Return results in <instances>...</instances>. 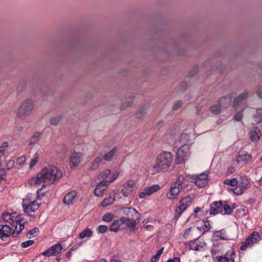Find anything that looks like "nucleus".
<instances>
[{
  "mask_svg": "<svg viewBox=\"0 0 262 262\" xmlns=\"http://www.w3.org/2000/svg\"><path fill=\"white\" fill-rule=\"evenodd\" d=\"M235 96V93H231L228 96L221 98L219 101L220 106L223 108H226L230 106L231 104L232 99L234 98Z\"/></svg>",
  "mask_w": 262,
  "mask_h": 262,
  "instance_id": "19",
  "label": "nucleus"
},
{
  "mask_svg": "<svg viewBox=\"0 0 262 262\" xmlns=\"http://www.w3.org/2000/svg\"><path fill=\"white\" fill-rule=\"evenodd\" d=\"M102 156L99 155L95 159L94 162L92 163L91 166L89 167V170L90 171H93L97 169L98 168L100 163L102 162Z\"/></svg>",
  "mask_w": 262,
  "mask_h": 262,
  "instance_id": "27",
  "label": "nucleus"
},
{
  "mask_svg": "<svg viewBox=\"0 0 262 262\" xmlns=\"http://www.w3.org/2000/svg\"><path fill=\"white\" fill-rule=\"evenodd\" d=\"M2 221H0V222L8 224L12 228L15 227L12 232L13 237H16L25 227L24 224L25 222L23 220L18 219L16 212H4L2 214Z\"/></svg>",
  "mask_w": 262,
  "mask_h": 262,
  "instance_id": "2",
  "label": "nucleus"
},
{
  "mask_svg": "<svg viewBox=\"0 0 262 262\" xmlns=\"http://www.w3.org/2000/svg\"><path fill=\"white\" fill-rule=\"evenodd\" d=\"M223 203L222 201H215L213 202L210 207L209 212L211 215H215L218 213L222 214Z\"/></svg>",
  "mask_w": 262,
  "mask_h": 262,
  "instance_id": "21",
  "label": "nucleus"
},
{
  "mask_svg": "<svg viewBox=\"0 0 262 262\" xmlns=\"http://www.w3.org/2000/svg\"><path fill=\"white\" fill-rule=\"evenodd\" d=\"M111 174L110 169H106L102 171L99 175L98 179H102V180H106V179Z\"/></svg>",
  "mask_w": 262,
  "mask_h": 262,
  "instance_id": "37",
  "label": "nucleus"
},
{
  "mask_svg": "<svg viewBox=\"0 0 262 262\" xmlns=\"http://www.w3.org/2000/svg\"><path fill=\"white\" fill-rule=\"evenodd\" d=\"M39 232V229L37 227H35L33 229L30 230L28 232V234L30 235V238L31 237V236L35 237V236H36L38 234Z\"/></svg>",
  "mask_w": 262,
  "mask_h": 262,
  "instance_id": "50",
  "label": "nucleus"
},
{
  "mask_svg": "<svg viewBox=\"0 0 262 262\" xmlns=\"http://www.w3.org/2000/svg\"><path fill=\"white\" fill-rule=\"evenodd\" d=\"M14 161L13 160H9L7 163V167L8 169H10L13 167Z\"/></svg>",
  "mask_w": 262,
  "mask_h": 262,
  "instance_id": "56",
  "label": "nucleus"
},
{
  "mask_svg": "<svg viewBox=\"0 0 262 262\" xmlns=\"http://www.w3.org/2000/svg\"><path fill=\"white\" fill-rule=\"evenodd\" d=\"M249 183V179L246 177L241 178V181L239 183L237 182V184L239 185V186H241L243 189H245L247 187Z\"/></svg>",
  "mask_w": 262,
  "mask_h": 262,
  "instance_id": "35",
  "label": "nucleus"
},
{
  "mask_svg": "<svg viewBox=\"0 0 262 262\" xmlns=\"http://www.w3.org/2000/svg\"><path fill=\"white\" fill-rule=\"evenodd\" d=\"M61 119V116L60 115H58L56 117H52L50 120V122L52 125H57Z\"/></svg>",
  "mask_w": 262,
  "mask_h": 262,
  "instance_id": "39",
  "label": "nucleus"
},
{
  "mask_svg": "<svg viewBox=\"0 0 262 262\" xmlns=\"http://www.w3.org/2000/svg\"><path fill=\"white\" fill-rule=\"evenodd\" d=\"M208 181V173L207 172H203L196 177L194 183L198 187L202 188L206 185Z\"/></svg>",
  "mask_w": 262,
  "mask_h": 262,
  "instance_id": "15",
  "label": "nucleus"
},
{
  "mask_svg": "<svg viewBox=\"0 0 262 262\" xmlns=\"http://www.w3.org/2000/svg\"><path fill=\"white\" fill-rule=\"evenodd\" d=\"M146 107L145 106H142L141 107L139 111H138V113L137 114V117L138 118H140L142 116L144 115V114L146 113Z\"/></svg>",
  "mask_w": 262,
  "mask_h": 262,
  "instance_id": "49",
  "label": "nucleus"
},
{
  "mask_svg": "<svg viewBox=\"0 0 262 262\" xmlns=\"http://www.w3.org/2000/svg\"><path fill=\"white\" fill-rule=\"evenodd\" d=\"M182 106V102L181 101H178L173 103L172 108L173 110H177Z\"/></svg>",
  "mask_w": 262,
  "mask_h": 262,
  "instance_id": "52",
  "label": "nucleus"
},
{
  "mask_svg": "<svg viewBox=\"0 0 262 262\" xmlns=\"http://www.w3.org/2000/svg\"><path fill=\"white\" fill-rule=\"evenodd\" d=\"M34 107L33 100L26 99L19 106L17 112L18 118H22L30 115Z\"/></svg>",
  "mask_w": 262,
  "mask_h": 262,
  "instance_id": "5",
  "label": "nucleus"
},
{
  "mask_svg": "<svg viewBox=\"0 0 262 262\" xmlns=\"http://www.w3.org/2000/svg\"><path fill=\"white\" fill-rule=\"evenodd\" d=\"M122 224L121 218L119 220L114 221L111 224L110 230L111 231L117 232L118 230L119 227Z\"/></svg>",
  "mask_w": 262,
  "mask_h": 262,
  "instance_id": "30",
  "label": "nucleus"
},
{
  "mask_svg": "<svg viewBox=\"0 0 262 262\" xmlns=\"http://www.w3.org/2000/svg\"><path fill=\"white\" fill-rule=\"evenodd\" d=\"M173 161V156L170 152H162L157 155L152 166L153 170L157 173L165 171L171 166Z\"/></svg>",
  "mask_w": 262,
  "mask_h": 262,
  "instance_id": "3",
  "label": "nucleus"
},
{
  "mask_svg": "<svg viewBox=\"0 0 262 262\" xmlns=\"http://www.w3.org/2000/svg\"><path fill=\"white\" fill-rule=\"evenodd\" d=\"M115 201L114 196H109L108 197L105 198L101 203V206L105 207L109 205H112Z\"/></svg>",
  "mask_w": 262,
  "mask_h": 262,
  "instance_id": "32",
  "label": "nucleus"
},
{
  "mask_svg": "<svg viewBox=\"0 0 262 262\" xmlns=\"http://www.w3.org/2000/svg\"><path fill=\"white\" fill-rule=\"evenodd\" d=\"M235 252L233 250H229L222 256H217L218 262H234Z\"/></svg>",
  "mask_w": 262,
  "mask_h": 262,
  "instance_id": "16",
  "label": "nucleus"
},
{
  "mask_svg": "<svg viewBox=\"0 0 262 262\" xmlns=\"http://www.w3.org/2000/svg\"><path fill=\"white\" fill-rule=\"evenodd\" d=\"M93 232L91 229L86 228L83 231H82L79 235V237L81 239H83L85 237L90 238L92 236Z\"/></svg>",
  "mask_w": 262,
  "mask_h": 262,
  "instance_id": "31",
  "label": "nucleus"
},
{
  "mask_svg": "<svg viewBox=\"0 0 262 262\" xmlns=\"http://www.w3.org/2000/svg\"><path fill=\"white\" fill-rule=\"evenodd\" d=\"M235 169V167H234L232 166V167H231L230 168H229L228 169V171H229L230 173H232L233 172H234V171Z\"/></svg>",
  "mask_w": 262,
  "mask_h": 262,
  "instance_id": "59",
  "label": "nucleus"
},
{
  "mask_svg": "<svg viewBox=\"0 0 262 262\" xmlns=\"http://www.w3.org/2000/svg\"><path fill=\"white\" fill-rule=\"evenodd\" d=\"M260 240V236L259 233L254 231L248 236L244 242L241 243L239 249L242 251L247 250L248 248H250L254 245L257 244Z\"/></svg>",
  "mask_w": 262,
  "mask_h": 262,
  "instance_id": "4",
  "label": "nucleus"
},
{
  "mask_svg": "<svg viewBox=\"0 0 262 262\" xmlns=\"http://www.w3.org/2000/svg\"><path fill=\"white\" fill-rule=\"evenodd\" d=\"M221 107L218 105H212L210 107L211 112L214 114H218L221 112Z\"/></svg>",
  "mask_w": 262,
  "mask_h": 262,
  "instance_id": "42",
  "label": "nucleus"
},
{
  "mask_svg": "<svg viewBox=\"0 0 262 262\" xmlns=\"http://www.w3.org/2000/svg\"><path fill=\"white\" fill-rule=\"evenodd\" d=\"M62 176V172L53 166L45 167L36 176L30 181L31 185H41V187L36 191L37 200H41L45 196V193L41 192V189L47 184L53 183L59 180Z\"/></svg>",
  "mask_w": 262,
  "mask_h": 262,
  "instance_id": "1",
  "label": "nucleus"
},
{
  "mask_svg": "<svg viewBox=\"0 0 262 262\" xmlns=\"http://www.w3.org/2000/svg\"><path fill=\"white\" fill-rule=\"evenodd\" d=\"M248 96V92L245 91L237 97H235L233 102V107L236 110L239 108L243 111L246 107L244 102L247 98Z\"/></svg>",
  "mask_w": 262,
  "mask_h": 262,
  "instance_id": "10",
  "label": "nucleus"
},
{
  "mask_svg": "<svg viewBox=\"0 0 262 262\" xmlns=\"http://www.w3.org/2000/svg\"><path fill=\"white\" fill-rule=\"evenodd\" d=\"M122 224H124L126 226L132 231H134L136 228V218H125L121 217Z\"/></svg>",
  "mask_w": 262,
  "mask_h": 262,
  "instance_id": "23",
  "label": "nucleus"
},
{
  "mask_svg": "<svg viewBox=\"0 0 262 262\" xmlns=\"http://www.w3.org/2000/svg\"><path fill=\"white\" fill-rule=\"evenodd\" d=\"M236 187H234L232 191L234 193L236 194V195H241L244 192V189L242 188L241 186H239L238 184L235 186Z\"/></svg>",
  "mask_w": 262,
  "mask_h": 262,
  "instance_id": "43",
  "label": "nucleus"
},
{
  "mask_svg": "<svg viewBox=\"0 0 262 262\" xmlns=\"http://www.w3.org/2000/svg\"><path fill=\"white\" fill-rule=\"evenodd\" d=\"M113 216V215L112 213H107L103 215L102 221L105 222H110L112 220Z\"/></svg>",
  "mask_w": 262,
  "mask_h": 262,
  "instance_id": "45",
  "label": "nucleus"
},
{
  "mask_svg": "<svg viewBox=\"0 0 262 262\" xmlns=\"http://www.w3.org/2000/svg\"><path fill=\"white\" fill-rule=\"evenodd\" d=\"M9 144L7 142L3 143L2 145L0 147V157L4 156V152L6 148L8 147Z\"/></svg>",
  "mask_w": 262,
  "mask_h": 262,
  "instance_id": "44",
  "label": "nucleus"
},
{
  "mask_svg": "<svg viewBox=\"0 0 262 262\" xmlns=\"http://www.w3.org/2000/svg\"><path fill=\"white\" fill-rule=\"evenodd\" d=\"M108 185V180H102L97 183L94 190L95 195L98 197L102 196Z\"/></svg>",
  "mask_w": 262,
  "mask_h": 262,
  "instance_id": "14",
  "label": "nucleus"
},
{
  "mask_svg": "<svg viewBox=\"0 0 262 262\" xmlns=\"http://www.w3.org/2000/svg\"><path fill=\"white\" fill-rule=\"evenodd\" d=\"M38 160V157L37 155V154L35 155V157L34 158L31 159L30 165H29V168L30 169L32 168L37 163Z\"/></svg>",
  "mask_w": 262,
  "mask_h": 262,
  "instance_id": "47",
  "label": "nucleus"
},
{
  "mask_svg": "<svg viewBox=\"0 0 262 262\" xmlns=\"http://www.w3.org/2000/svg\"><path fill=\"white\" fill-rule=\"evenodd\" d=\"M117 152V148L114 147L102 156L103 160L107 162L111 161Z\"/></svg>",
  "mask_w": 262,
  "mask_h": 262,
  "instance_id": "28",
  "label": "nucleus"
},
{
  "mask_svg": "<svg viewBox=\"0 0 262 262\" xmlns=\"http://www.w3.org/2000/svg\"><path fill=\"white\" fill-rule=\"evenodd\" d=\"M191 227L187 228L185 232V234H188L189 233V232L191 231Z\"/></svg>",
  "mask_w": 262,
  "mask_h": 262,
  "instance_id": "61",
  "label": "nucleus"
},
{
  "mask_svg": "<svg viewBox=\"0 0 262 262\" xmlns=\"http://www.w3.org/2000/svg\"><path fill=\"white\" fill-rule=\"evenodd\" d=\"M249 136L250 140L252 142H257L261 136V133L257 127L254 126L251 129L249 132Z\"/></svg>",
  "mask_w": 262,
  "mask_h": 262,
  "instance_id": "22",
  "label": "nucleus"
},
{
  "mask_svg": "<svg viewBox=\"0 0 262 262\" xmlns=\"http://www.w3.org/2000/svg\"><path fill=\"white\" fill-rule=\"evenodd\" d=\"M192 199L190 196H186L180 200V206L176 209L175 217L179 218L182 213L191 204Z\"/></svg>",
  "mask_w": 262,
  "mask_h": 262,
  "instance_id": "8",
  "label": "nucleus"
},
{
  "mask_svg": "<svg viewBox=\"0 0 262 262\" xmlns=\"http://www.w3.org/2000/svg\"><path fill=\"white\" fill-rule=\"evenodd\" d=\"M258 183L259 184V185L262 186V176L260 177V178L258 180Z\"/></svg>",
  "mask_w": 262,
  "mask_h": 262,
  "instance_id": "62",
  "label": "nucleus"
},
{
  "mask_svg": "<svg viewBox=\"0 0 262 262\" xmlns=\"http://www.w3.org/2000/svg\"><path fill=\"white\" fill-rule=\"evenodd\" d=\"M174 262H180V259L178 257H175Z\"/></svg>",
  "mask_w": 262,
  "mask_h": 262,
  "instance_id": "64",
  "label": "nucleus"
},
{
  "mask_svg": "<svg viewBox=\"0 0 262 262\" xmlns=\"http://www.w3.org/2000/svg\"><path fill=\"white\" fill-rule=\"evenodd\" d=\"M119 175V173L118 171H116L114 173H113L112 175L110 180H108V184H109L110 183L115 181L118 177Z\"/></svg>",
  "mask_w": 262,
  "mask_h": 262,
  "instance_id": "53",
  "label": "nucleus"
},
{
  "mask_svg": "<svg viewBox=\"0 0 262 262\" xmlns=\"http://www.w3.org/2000/svg\"><path fill=\"white\" fill-rule=\"evenodd\" d=\"M253 117L255 121L257 123L262 122V108H258L256 110V113L254 115Z\"/></svg>",
  "mask_w": 262,
  "mask_h": 262,
  "instance_id": "33",
  "label": "nucleus"
},
{
  "mask_svg": "<svg viewBox=\"0 0 262 262\" xmlns=\"http://www.w3.org/2000/svg\"><path fill=\"white\" fill-rule=\"evenodd\" d=\"M175 260V257L172 258H169L166 262H174Z\"/></svg>",
  "mask_w": 262,
  "mask_h": 262,
  "instance_id": "63",
  "label": "nucleus"
},
{
  "mask_svg": "<svg viewBox=\"0 0 262 262\" xmlns=\"http://www.w3.org/2000/svg\"><path fill=\"white\" fill-rule=\"evenodd\" d=\"M62 250V247L60 244H56V245L48 248L46 251L42 253V255L45 256H51L53 255H56L59 253Z\"/></svg>",
  "mask_w": 262,
  "mask_h": 262,
  "instance_id": "18",
  "label": "nucleus"
},
{
  "mask_svg": "<svg viewBox=\"0 0 262 262\" xmlns=\"http://www.w3.org/2000/svg\"><path fill=\"white\" fill-rule=\"evenodd\" d=\"M25 159H26L25 157L21 156V157H19V158H18L17 160L20 161V162H23L25 161Z\"/></svg>",
  "mask_w": 262,
  "mask_h": 262,
  "instance_id": "57",
  "label": "nucleus"
},
{
  "mask_svg": "<svg viewBox=\"0 0 262 262\" xmlns=\"http://www.w3.org/2000/svg\"><path fill=\"white\" fill-rule=\"evenodd\" d=\"M251 155H248L247 153L239 155L236 158V161L237 163L244 162V163H247L251 161Z\"/></svg>",
  "mask_w": 262,
  "mask_h": 262,
  "instance_id": "25",
  "label": "nucleus"
},
{
  "mask_svg": "<svg viewBox=\"0 0 262 262\" xmlns=\"http://www.w3.org/2000/svg\"><path fill=\"white\" fill-rule=\"evenodd\" d=\"M107 229L106 225H99L97 228V231L99 233H103L107 231Z\"/></svg>",
  "mask_w": 262,
  "mask_h": 262,
  "instance_id": "46",
  "label": "nucleus"
},
{
  "mask_svg": "<svg viewBox=\"0 0 262 262\" xmlns=\"http://www.w3.org/2000/svg\"><path fill=\"white\" fill-rule=\"evenodd\" d=\"M204 226L205 227L204 231H203V233L205 232H207L209 231L211 229V226L209 223V221L208 220L204 221Z\"/></svg>",
  "mask_w": 262,
  "mask_h": 262,
  "instance_id": "51",
  "label": "nucleus"
},
{
  "mask_svg": "<svg viewBox=\"0 0 262 262\" xmlns=\"http://www.w3.org/2000/svg\"><path fill=\"white\" fill-rule=\"evenodd\" d=\"M13 228L8 224L0 222V238L3 241H6L7 238L11 235H12Z\"/></svg>",
  "mask_w": 262,
  "mask_h": 262,
  "instance_id": "11",
  "label": "nucleus"
},
{
  "mask_svg": "<svg viewBox=\"0 0 262 262\" xmlns=\"http://www.w3.org/2000/svg\"><path fill=\"white\" fill-rule=\"evenodd\" d=\"M76 195V192L75 191H72L68 193L65 195L63 199V203L67 205L70 204L72 203Z\"/></svg>",
  "mask_w": 262,
  "mask_h": 262,
  "instance_id": "29",
  "label": "nucleus"
},
{
  "mask_svg": "<svg viewBox=\"0 0 262 262\" xmlns=\"http://www.w3.org/2000/svg\"><path fill=\"white\" fill-rule=\"evenodd\" d=\"M224 183L232 186H235L237 184V181L235 178L232 179H226L224 180Z\"/></svg>",
  "mask_w": 262,
  "mask_h": 262,
  "instance_id": "40",
  "label": "nucleus"
},
{
  "mask_svg": "<svg viewBox=\"0 0 262 262\" xmlns=\"http://www.w3.org/2000/svg\"><path fill=\"white\" fill-rule=\"evenodd\" d=\"M183 177L179 176L177 181L175 182L173 186H172L169 192L166 194V196L168 199L172 200L180 192V189L182 188V184L183 181Z\"/></svg>",
  "mask_w": 262,
  "mask_h": 262,
  "instance_id": "6",
  "label": "nucleus"
},
{
  "mask_svg": "<svg viewBox=\"0 0 262 262\" xmlns=\"http://www.w3.org/2000/svg\"><path fill=\"white\" fill-rule=\"evenodd\" d=\"M189 138V135L187 133H183L182 134L179 138L178 141H176L175 142V146H178L179 145V143L180 144L184 145V144H186V142L188 140Z\"/></svg>",
  "mask_w": 262,
  "mask_h": 262,
  "instance_id": "26",
  "label": "nucleus"
},
{
  "mask_svg": "<svg viewBox=\"0 0 262 262\" xmlns=\"http://www.w3.org/2000/svg\"><path fill=\"white\" fill-rule=\"evenodd\" d=\"M243 118V114L241 111L237 113L234 117V119L237 121H240Z\"/></svg>",
  "mask_w": 262,
  "mask_h": 262,
  "instance_id": "54",
  "label": "nucleus"
},
{
  "mask_svg": "<svg viewBox=\"0 0 262 262\" xmlns=\"http://www.w3.org/2000/svg\"><path fill=\"white\" fill-rule=\"evenodd\" d=\"M159 189L160 187L158 185H154L146 187L139 194V197L140 199L145 198L146 196H149L157 192Z\"/></svg>",
  "mask_w": 262,
  "mask_h": 262,
  "instance_id": "17",
  "label": "nucleus"
},
{
  "mask_svg": "<svg viewBox=\"0 0 262 262\" xmlns=\"http://www.w3.org/2000/svg\"><path fill=\"white\" fill-rule=\"evenodd\" d=\"M189 246L191 249L195 251H199L201 249V247L199 244V241L197 240H194L193 241H191L189 243Z\"/></svg>",
  "mask_w": 262,
  "mask_h": 262,
  "instance_id": "36",
  "label": "nucleus"
},
{
  "mask_svg": "<svg viewBox=\"0 0 262 262\" xmlns=\"http://www.w3.org/2000/svg\"><path fill=\"white\" fill-rule=\"evenodd\" d=\"M164 248H161L160 249H159L156 255H155L151 258V262H157L161 256V255L162 254L163 252Z\"/></svg>",
  "mask_w": 262,
  "mask_h": 262,
  "instance_id": "38",
  "label": "nucleus"
},
{
  "mask_svg": "<svg viewBox=\"0 0 262 262\" xmlns=\"http://www.w3.org/2000/svg\"><path fill=\"white\" fill-rule=\"evenodd\" d=\"M78 248V246L77 244L74 245L70 249V251H74Z\"/></svg>",
  "mask_w": 262,
  "mask_h": 262,
  "instance_id": "58",
  "label": "nucleus"
},
{
  "mask_svg": "<svg viewBox=\"0 0 262 262\" xmlns=\"http://www.w3.org/2000/svg\"><path fill=\"white\" fill-rule=\"evenodd\" d=\"M34 243V240H29L24 242H23L21 244V246L23 248H27L32 245Z\"/></svg>",
  "mask_w": 262,
  "mask_h": 262,
  "instance_id": "48",
  "label": "nucleus"
},
{
  "mask_svg": "<svg viewBox=\"0 0 262 262\" xmlns=\"http://www.w3.org/2000/svg\"><path fill=\"white\" fill-rule=\"evenodd\" d=\"M40 137V134L39 133H35L33 136L30 138V142L29 144L30 145L34 144L36 143L37 141H38Z\"/></svg>",
  "mask_w": 262,
  "mask_h": 262,
  "instance_id": "41",
  "label": "nucleus"
},
{
  "mask_svg": "<svg viewBox=\"0 0 262 262\" xmlns=\"http://www.w3.org/2000/svg\"><path fill=\"white\" fill-rule=\"evenodd\" d=\"M122 211L124 215L127 216V218H136L139 220L140 217V214L134 208L124 207Z\"/></svg>",
  "mask_w": 262,
  "mask_h": 262,
  "instance_id": "20",
  "label": "nucleus"
},
{
  "mask_svg": "<svg viewBox=\"0 0 262 262\" xmlns=\"http://www.w3.org/2000/svg\"><path fill=\"white\" fill-rule=\"evenodd\" d=\"M214 237L216 240H227L228 236L225 229H221L214 232Z\"/></svg>",
  "mask_w": 262,
  "mask_h": 262,
  "instance_id": "24",
  "label": "nucleus"
},
{
  "mask_svg": "<svg viewBox=\"0 0 262 262\" xmlns=\"http://www.w3.org/2000/svg\"><path fill=\"white\" fill-rule=\"evenodd\" d=\"M135 187V181L133 180H128L123 184L121 193L123 196L126 198L132 193Z\"/></svg>",
  "mask_w": 262,
  "mask_h": 262,
  "instance_id": "12",
  "label": "nucleus"
},
{
  "mask_svg": "<svg viewBox=\"0 0 262 262\" xmlns=\"http://www.w3.org/2000/svg\"><path fill=\"white\" fill-rule=\"evenodd\" d=\"M233 208H231L230 206L227 204H223L222 214L229 215L233 212Z\"/></svg>",
  "mask_w": 262,
  "mask_h": 262,
  "instance_id": "34",
  "label": "nucleus"
},
{
  "mask_svg": "<svg viewBox=\"0 0 262 262\" xmlns=\"http://www.w3.org/2000/svg\"><path fill=\"white\" fill-rule=\"evenodd\" d=\"M201 210V208L199 207H196L194 210V213H198Z\"/></svg>",
  "mask_w": 262,
  "mask_h": 262,
  "instance_id": "60",
  "label": "nucleus"
},
{
  "mask_svg": "<svg viewBox=\"0 0 262 262\" xmlns=\"http://www.w3.org/2000/svg\"><path fill=\"white\" fill-rule=\"evenodd\" d=\"M83 157V154L81 152L74 151L71 155L70 158L69 166L73 168L77 166L80 163Z\"/></svg>",
  "mask_w": 262,
  "mask_h": 262,
  "instance_id": "13",
  "label": "nucleus"
},
{
  "mask_svg": "<svg viewBox=\"0 0 262 262\" xmlns=\"http://www.w3.org/2000/svg\"><path fill=\"white\" fill-rule=\"evenodd\" d=\"M256 94L258 97L262 100V86H259L256 90Z\"/></svg>",
  "mask_w": 262,
  "mask_h": 262,
  "instance_id": "55",
  "label": "nucleus"
},
{
  "mask_svg": "<svg viewBox=\"0 0 262 262\" xmlns=\"http://www.w3.org/2000/svg\"><path fill=\"white\" fill-rule=\"evenodd\" d=\"M190 155V145L184 144L180 147L177 153V163L180 164L183 162Z\"/></svg>",
  "mask_w": 262,
  "mask_h": 262,
  "instance_id": "7",
  "label": "nucleus"
},
{
  "mask_svg": "<svg viewBox=\"0 0 262 262\" xmlns=\"http://www.w3.org/2000/svg\"><path fill=\"white\" fill-rule=\"evenodd\" d=\"M22 205L24 212L29 214L37 210L40 206V204L38 203L36 200L30 201L28 200H23Z\"/></svg>",
  "mask_w": 262,
  "mask_h": 262,
  "instance_id": "9",
  "label": "nucleus"
}]
</instances>
